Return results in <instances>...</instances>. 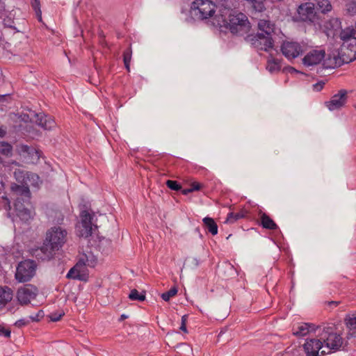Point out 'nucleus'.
Segmentation results:
<instances>
[{"label": "nucleus", "instance_id": "nucleus-12", "mask_svg": "<svg viewBox=\"0 0 356 356\" xmlns=\"http://www.w3.org/2000/svg\"><path fill=\"white\" fill-rule=\"evenodd\" d=\"M325 51L323 49H312L309 51L302 58L304 65L310 67L324 62Z\"/></svg>", "mask_w": 356, "mask_h": 356}, {"label": "nucleus", "instance_id": "nucleus-46", "mask_svg": "<svg viewBox=\"0 0 356 356\" xmlns=\"http://www.w3.org/2000/svg\"><path fill=\"white\" fill-rule=\"evenodd\" d=\"M191 188L193 192L195 191H199L202 188V184L198 182H193L191 184Z\"/></svg>", "mask_w": 356, "mask_h": 356}, {"label": "nucleus", "instance_id": "nucleus-4", "mask_svg": "<svg viewBox=\"0 0 356 356\" xmlns=\"http://www.w3.org/2000/svg\"><path fill=\"white\" fill-rule=\"evenodd\" d=\"M216 6L211 0H195L191 7V14L196 19L203 20L213 16Z\"/></svg>", "mask_w": 356, "mask_h": 356}, {"label": "nucleus", "instance_id": "nucleus-36", "mask_svg": "<svg viewBox=\"0 0 356 356\" xmlns=\"http://www.w3.org/2000/svg\"><path fill=\"white\" fill-rule=\"evenodd\" d=\"M31 6L36 13V15L38 17L39 21L42 19V13L40 10V3L39 0H33Z\"/></svg>", "mask_w": 356, "mask_h": 356}, {"label": "nucleus", "instance_id": "nucleus-27", "mask_svg": "<svg viewBox=\"0 0 356 356\" xmlns=\"http://www.w3.org/2000/svg\"><path fill=\"white\" fill-rule=\"evenodd\" d=\"M203 222L205 228L212 234L216 235L218 233V225L213 218L205 217L203 218Z\"/></svg>", "mask_w": 356, "mask_h": 356}, {"label": "nucleus", "instance_id": "nucleus-28", "mask_svg": "<svg viewBox=\"0 0 356 356\" xmlns=\"http://www.w3.org/2000/svg\"><path fill=\"white\" fill-rule=\"evenodd\" d=\"M96 259L93 255L90 254H83L80 259L79 262L76 264V266L84 265L88 266L90 267H94L96 264Z\"/></svg>", "mask_w": 356, "mask_h": 356}, {"label": "nucleus", "instance_id": "nucleus-39", "mask_svg": "<svg viewBox=\"0 0 356 356\" xmlns=\"http://www.w3.org/2000/svg\"><path fill=\"white\" fill-rule=\"evenodd\" d=\"M166 185L169 188L173 191H179L181 188V185L177 181L168 180Z\"/></svg>", "mask_w": 356, "mask_h": 356}, {"label": "nucleus", "instance_id": "nucleus-1", "mask_svg": "<svg viewBox=\"0 0 356 356\" xmlns=\"http://www.w3.org/2000/svg\"><path fill=\"white\" fill-rule=\"evenodd\" d=\"M216 20L220 28L229 29L233 34L243 35L249 30L248 17L237 10L222 5Z\"/></svg>", "mask_w": 356, "mask_h": 356}, {"label": "nucleus", "instance_id": "nucleus-10", "mask_svg": "<svg viewBox=\"0 0 356 356\" xmlns=\"http://www.w3.org/2000/svg\"><path fill=\"white\" fill-rule=\"evenodd\" d=\"M304 350L306 356H318L319 354L324 355L330 353L323 346L321 340L317 339L306 340Z\"/></svg>", "mask_w": 356, "mask_h": 356}, {"label": "nucleus", "instance_id": "nucleus-19", "mask_svg": "<svg viewBox=\"0 0 356 356\" xmlns=\"http://www.w3.org/2000/svg\"><path fill=\"white\" fill-rule=\"evenodd\" d=\"M36 123L46 130H50L55 127L56 122L51 116H47L44 113L36 114Z\"/></svg>", "mask_w": 356, "mask_h": 356}, {"label": "nucleus", "instance_id": "nucleus-35", "mask_svg": "<svg viewBox=\"0 0 356 356\" xmlns=\"http://www.w3.org/2000/svg\"><path fill=\"white\" fill-rule=\"evenodd\" d=\"M244 217V215L241 213H234L233 212L229 213L226 219V222L233 223L237 220Z\"/></svg>", "mask_w": 356, "mask_h": 356}, {"label": "nucleus", "instance_id": "nucleus-31", "mask_svg": "<svg viewBox=\"0 0 356 356\" xmlns=\"http://www.w3.org/2000/svg\"><path fill=\"white\" fill-rule=\"evenodd\" d=\"M355 32L356 29H346L341 31L340 33V38L343 41V42H346L347 40H350L351 38H356V37L354 36Z\"/></svg>", "mask_w": 356, "mask_h": 356}, {"label": "nucleus", "instance_id": "nucleus-54", "mask_svg": "<svg viewBox=\"0 0 356 356\" xmlns=\"http://www.w3.org/2000/svg\"><path fill=\"white\" fill-rule=\"evenodd\" d=\"M3 8V3L1 0H0V10Z\"/></svg>", "mask_w": 356, "mask_h": 356}, {"label": "nucleus", "instance_id": "nucleus-55", "mask_svg": "<svg viewBox=\"0 0 356 356\" xmlns=\"http://www.w3.org/2000/svg\"><path fill=\"white\" fill-rule=\"evenodd\" d=\"M290 71H295V69L293 67H291Z\"/></svg>", "mask_w": 356, "mask_h": 356}, {"label": "nucleus", "instance_id": "nucleus-42", "mask_svg": "<svg viewBox=\"0 0 356 356\" xmlns=\"http://www.w3.org/2000/svg\"><path fill=\"white\" fill-rule=\"evenodd\" d=\"M43 316H44L43 311L39 310V311H38L37 314L29 316V318H30V321H31L37 322V321H40V319L42 318Z\"/></svg>", "mask_w": 356, "mask_h": 356}, {"label": "nucleus", "instance_id": "nucleus-17", "mask_svg": "<svg viewBox=\"0 0 356 356\" xmlns=\"http://www.w3.org/2000/svg\"><path fill=\"white\" fill-rule=\"evenodd\" d=\"M341 50L350 62L355 60L356 59V38H351L350 40L343 42Z\"/></svg>", "mask_w": 356, "mask_h": 356}, {"label": "nucleus", "instance_id": "nucleus-53", "mask_svg": "<svg viewBox=\"0 0 356 356\" xmlns=\"http://www.w3.org/2000/svg\"><path fill=\"white\" fill-rule=\"evenodd\" d=\"M0 289L3 290V289H9L7 286H5V287L0 286Z\"/></svg>", "mask_w": 356, "mask_h": 356}, {"label": "nucleus", "instance_id": "nucleus-6", "mask_svg": "<svg viewBox=\"0 0 356 356\" xmlns=\"http://www.w3.org/2000/svg\"><path fill=\"white\" fill-rule=\"evenodd\" d=\"M16 151L28 163H34L38 162L40 156V152L35 147L24 144H18L16 146Z\"/></svg>", "mask_w": 356, "mask_h": 356}, {"label": "nucleus", "instance_id": "nucleus-30", "mask_svg": "<svg viewBox=\"0 0 356 356\" xmlns=\"http://www.w3.org/2000/svg\"><path fill=\"white\" fill-rule=\"evenodd\" d=\"M316 9L323 13H325L332 10V5L328 0H317Z\"/></svg>", "mask_w": 356, "mask_h": 356}, {"label": "nucleus", "instance_id": "nucleus-49", "mask_svg": "<svg viewBox=\"0 0 356 356\" xmlns=\"http://www.w3.org/2000/svg\"><path fill=\"white\" fill-rule=\"evenodd\" d=\"M6 133V130L5 128L0 127V138H3Z\"/></svg>", "mask_w": 356, "mask_h": 356}, {"label": "nucleus", "instance_id": "nucleus-44", "mask_svg": "<svg viewBox=\"0 0 356 356\" xmlns=\"http://www.w3.org/2000/svg\"><path fill=\"white\" fill-rule=\"evenodd\" d=\"M10 335V330H6V329L0 327V336H3L6 338H9Z\"/></svg>", "mask_w": 356, "mask_h": 356}, {"label": "nucleus", "instance_id": "nucleus-5", "mask_svg": "<svg viewBox=\"0 0 356 356\" xmlns=\"http://www.w3.org/2000/svg\"><path fill=\"white\" fill-rule=\"evenodd\" d=\"M36 264L34 261L25 260L20 262L17 268L15 277L19 282H26L32 278L35 273Z\"/></svg>", "mask_w": 356, "mask_h": 356}, {"label": "nucleus", "instance_id": "nucleus-3", "mask_svg": "<svg viewBox=\"0 0 356 356\" xmlns=\"http://www.w3.org/2000/svg\"><path fill=\"white\" fill-rule=\"evenodd\" d=\"M317 340H321L327 353L336 352L343 345V338L339 333L334 332L332 327H323L320 334H318Z\"/></svg>", "mask_w": 356, "mask_h": 356}, {"label": "nucleus", "instance_id": "nucleus-24", "mask_svg": "<svg viewBox=\"0 0 356 356\" xmlns=\"http://www.w3.org/2000/svg\"><path fill=\"white\" fill-rule=\"evenodd\" d=\"M345 321L346 327L348 329V336L355 338L356 337V312L346 316Z\"/></svg>", "mask_w": 356, "mask_h": 356}, {"label": "nucleus", "instance_id": "nucleus-51", "mask_svg": "<svg viewBox=\"0 0 356 356\" xmlns=\"http://www.w3.org/2000/svg\"><path fill=\"white\" fill-rule=\"evenodd\" d=\"M127 318H128V316L124 314H122L120 316V318H119L118 321L121 322V321H124V320H126Z\"/></svg>", "mask_w": 356, "mask_h": 356}, {"label": "nucleus", "instance_id": "nucleus-32", "mask_svg": "<svg viewBox=\"0 0 356 356\" xmlns=\"http://www.w3.org/2000/svg\"><path fill=\"white\" fill-rule=\"evenodd\" d=\"M131 55H132V50H131V47H129L123 53V61L124 63V66L128 71H129V70H130V62L131 60Z\"/></svg>", "mask_w": 356, "mask_h": 356}, {"label": "nucleus", "instance_id": "nucleus-56", "mask_svg": "<svg viewBox=\"0 0 356 356\" xmlns=\"http://www.w3.org/2000/svg\"><path fill=\"white\" fill-rule=\"evenodd\" d=\"M170 289L175 290L176 289L175 287H172Z\"/></svg>", "mask_w": 356, "mask_h": 356}, {"label": "nucleus", "instance_id": "nucleus-16", "mask_svg": "<svg viewBox=\"0 0 356 356\" xmlns=\"http://www.w3.org/2000/svg\"><path fill=\"white\" fill-rule=\"evenodd\" d=\"M16 180L21 184H29V181H33L32 185H35L39 180L38 175L32 172H25L17 169L14 172Z\"/></svg>", "mask_w": 356, "mask_h": 356}, {"label": "nucleus", "instance_id": "nucleus-13", "mask_svg": "<svg viewBox=\"0 0 356 356\" xmlns=\"http://www.w3.org/2000/svg\"><path fill=\"white\" fill-rule=\"evenodd\" d=\"M10 189L13 195L15 197V202H17L18 197L21 202H29L31 192L29 184H17L13 183L10 186Z\"/></svg>", "mask_w": 356, "mask_h": 356}, {"label": "nucleus", "instance_id": "nucleus-37", "mask_svg": "<svg viewBox=\"0 0 356 356\" xmlns=\"http://www.w3.org/2000/svg\"><path fill=\"white\" fill-rule=\"evenodd\" d=\"M346 10L350 16L356 15V1H350L346 5Z\"/></svg>", "mask_w": 356, "mask_h": 356}, {"label": "nucleus", "instance_id": "nucleus-18", "mask_svg": "<svg viewBox=\"0 0 356 356\" xmlns=\"http://www.w3.org/2000/svg\"><path fill=\"white\" fill-rule=\"evenodd\" d=\"M314 325L308 323H299L293 327V334L298 337H305L315 330Z\"/></svg>", "mask_w": 356, "mask_h": 356}, {"label": "nucleus", "instance_id": "nucleus-40", "mask_svg": "<svg viewBox=\"0 0 356 356\" xmlns=\"http://www.w3.org/2000/svg\"><path fill=\"white\" fill-rule=\"evenodd\" d=\"M177 291H168L165 293H163L161 295V298L164 301H168L172 297L175 296L177 294Z\"/></svg>", "mask_w": 356, "mask_h": 356}, {"label": "nucleus", "instance_id": "nucleus-15", "mask_svg": "<svg viewBox=\"0 0 356 356\" xmlns=\"http://www.w3.org/2000/svg\"><path fill=\"white\" fill-rule=\"evenodd\" d=\"M298 15L300 20L313 22L316 15L314 4L309 2L301 4L298 8Z\"/></svg>", "mask_w": 356, "mask_h": 356}, {"label": "nucleus", "instance_id": "nucleus-8", "mask_svg": "<svg viewBox=\"0 0 356 356\" xmlns=\"http://www.w3.org/2000/svg\"><path fill=\"white\" fill-rule=\"evenodd\" d=\"M282 54L289 60L297 58L305 51V46L293 41H284L281 45Z\"/></svg>", "mask_w": 356, "mask_h": 356}, {"label": "nucleus", "instance_id": "nucleus-34", "mask_svg": "<svg viewBox=\"0 0 356 356\" xmlns=\"http://www.w3.org/2000/svg\"><path fill=\"white\" fill-rule=\"evenodd\" d=\"M12 146L6 142H0V154L4 156H9L11 154Z\"/></svg>", "mask_w": 356, "mask_h": 356}, {"label": "nucleus", "instance_id": "nucleus-48", "mask_svg": "<svg viewBox=\"0 0 356 356\" xmlns=\"http://www.w3.org/2000/svg\"><path fill=\"white\" fill-rule=\"evenodd\" d=\"M327 304H329L330 306L331 307H337L339 305V301H330V302H327Z\"/></svg>", "mask_w": 356, "mask_h": 356}, {"label": "nucleus", "instance_id": "nucleus-52", "mask_svg": "<svg viewBox=\"0 0 356 356\" xmlns=\"http://www.w3.org/2000/svg\"><path fill=\"white\" fill-rule=\"evenodd\" d=\"M67 299H73L75 301V298H72V293L66 295Z\"/></svg>", "mask_w": 356, "mask_h": 356}, {"label": "nucleus", "instance_id": "nucleus-25", "mask_svg": "<svg viewBox=\"0 0 356 356\" xmlns=\"http://www.w3.org/2000/svg\"><path fill=\"white\" fill-rule=\"evenodd\" d=\"M266 68L270 73L279 72L281 69L280 60L270 54L267 58Z\"/></svg>", "mask_w": 356, "mask_h": 356}, {"label": "nucleus", "instance_id": "nucleus-23", "mask_svg": "<svg viewBox=\"0 0 356 356\" xmlns=\"http://www.w3.org/2000/svg\"><path fill=\"white\" fill-rule=\"evenodd\" d=\"M260 225L265 229L275 230L277 229V224L274 220L266 213L261 211L259 213Z\"/></svg>", "mask_w": 356, "mask_h": 356}, {"label": "nucleus", "instance_id": "nucleus-45", "mask_svg": "<svg viewBox=\"0 0 356 356\" xmlns=\"http://www.w3.org/2000/svg\"><path fill=\"white\" fill-rule=\"evenodd\" d=\"M186 316H183L182 317V323H181L180 330L183 331L184 332H187L186 330V325H185L186 323Z\"/></svg>", "mask_w": 356, "mask_h": 356}, {"label": "nucleus", "instance_id": "nucleus-7", "mask_svg": "<svg viewBox=\"0 0 356 356\" xmlns=\"http://www.w3.org/2000/svg\"><path fill=\"white\" fill-rule=\"evenodd\" d=\"M248 40L251 42L253 47L258 50L268 51L273 47V38L265 35L263 33H257V34L254 35H249Z\"/></svg>", "mask_w": 356, "mask_h": 356}, {"label": "nucleus", "instance_id": "nucleus-41", "mask_svg": "<svg viewBox=\"0 0 356 356\" xmlns=\"http://www.w3.org/2000/svg\"><path fill=\"white\" fill-rule=\"evenodd\" d=\"M65 315V313L63 312H53L50 314L49 318L50 321L53 322H56L60 321V318Z\"/></svg>", "mask_w": 356, "mask_h": 356}, {"label": "nucleus", "instance_id": "nucleus-20", "mask_svg": "<svg viewBox=\"0 0 356 356\" xmlns=\"http://www.w3.org/2000/svg\"><path fill=\"white\" fill-rule=\"evenodd\" d=\"M23 203L20 202L18 197L17 202L15 203V208L17 216L23 221H28L33 217V213L31 210L24 207Z\"/></svg>", "mask_w": 356, "mask_h": 356}, {"label": "nucleus", "instance_id": "nucleus-47", "mask_svg": "<svg viewBox=\"0 0 356 356\" xmlns=\"http://www.w3.org/2000/svg\"><path fill=\"white\" fill-rule=\"evenodd\" d=\"M324 82H318L316 84L314 85V88L316 90V91H320L323 89V86H324Z\"/></svg>", "mask_w": 356, "mask_h": 356}, {"label": "nucleus", "instance_id": "nucleus-11", "mask_svg": "<svg viewBox=\"0 0 356 356\" xmlns=\"http://www.w3.org/2000/svg\"><path fill=\"white\" fill-rule=\"evenodd\" d=\"M348 92L341 89L334 95L329 101L325 102V106L331 111L339 110L344 107L348 102Z\"/></svg>", "mask_w": 356, "mask_h": 356}, {"label": "nucleus", "instance_id": "nucleus-26", "mask_svg": "<svg viewBox=\"0 0 356 356\" xmlns=\"http://www.w3.org/2000/svg\"><path fill=\"white\" fill-rule=\"evenodd\" d=\"M99 250L105 254H108L112 250V242L110 239L102 238L98 243Z\"/></svg>", "mask_w": 356, "mask_h": 356}, {"label": "nucleus", "instance_id": "nucleus-33", "mask_svg": "<svg viewBox=\"0 0 356 356\" xmlns=\"http://www.w3.org/2000/svg\"><path fill=\"white\" fill-rule=\"evenodd\" d=\"M145 291L139 293L138 291H131L128 298L131 300L143 301L145 300Z\"/></svg>", "mask_w": 356, "mask_h": 356}, {"label": "nucleus", "instance_id": "nucleus-43", "mask_svg": "<svg viewBox=\"0 0 356 356\" xmlns=\"http://www.w3.org/2000/svg\"><path fill=\"white\" fill-rule=\"evenodd\" d=\"M29 323V320L27 319H19L16 321L15 325L16 327L21 328Z\"/></svg>", "mask_w": 356, "mask_h": 356}, {"label": "nucleus", "instance_id": "nucleus-22", "mask_svg": "<svg viewBox=\"0 0 356 356\" xmlns=\"http://www.w3.org/2000/svg\"><path fill=\"white\" fill-rule=\"evenodd\" d=\"M37 296V293L31 291H18L16 293V298L19 303L22 305H28Z\"/></svg>", "mask_w": 356, "mask_h": 356}, {"label": "nucleus", "instance_id": "nucleus-9", "mask_svg": "<svg viewBox=\"0 0 356 356\" xmlns=\"http://www.w3.org/2000/svg\"><path fill=\"white\" fill-rule=\"evenodd\" d=\"M349 63L350 62L346 56H343L341 49H334L328 54L327 58L324 59L323 66L325 68H335Z\"/></svg>", "mask_w": 356, "mask_h": 356}, {"label": "nucleus", "instance_id": "nucleus-29", "mask_svg": "<svg viewBox=\"0 0 356 356\" xmlns=\"http://www.w3.org/2000/svg\"><path fill=\"white\" fill-rule=\"evenodd\" d=\"M12 291H0V309L5 307L7 302L13 299Z\"/></svg>", "mask_w": 356, "mask_h": 356}, {"label": "nucleus", "instance_id": "nucleus-50", "mask_svg": "<svg viewBox=\"0 0 356 356\" xmlns=\"http://www.w3.org/2000/svg\"><path fill=\"white\" fill-rule=\"evenodd\" d=\"M181 192L184 195H188V193H192L193 191H192L191 188H189L182 190Z\"/></svg>", "mask_w": 356, "mask_h": 356}, {"label": "nucleus", "instance_id": "nucleus-21", "mask_svg": "<svg viewBox=\"0 0 356 356\" xmlns=\"http://www.w3.org/2000/svg\"><path fill=\"white\" fill-rule=\"evenodd\" d=\"M258 33H263L265 35L270 36L275 34V25L269 20L261 19L258 22Z\"/></svg>", "mask_w": 356, "mask_h": 356}, {"label": "nucleus", "instance_id": "nucleus-38", "mask_svg": "<svg viewBox=\"0 0 356 356\" xmlns=\"http://www.w3.org/2000/svg\"><path fill=\"white\" fill-rule=\"evenodd\" d=\"M78 266L73 267L68 272L67 277L68 278H74V279H81V275L79 271L76 269Z\"/></svg>", "mask_w": 356, "mask_h": 356}, {"label": "nucleus", "instance_id": "nucleus-2", "mask_svg": "<svg viewBox=\"0 0 356 356\" xmlns=\"http://www.w3.org/2000/svg\"><path fill=\"white\" fill-rule=\"evenodd\" d=\"M67 231L60 227H52L47 233L43 245L34 250L33 254L38 259L49 260L56 251L66 242Z\"/></svg>", "mask_w": 356, "mask_h": 356}, {"label": "nucleus", "instance_id": "nucleus-14", "mask_svg": "<svg viewBox=\"0 0 356 356\" xmlns=\"http://www.w3.org/2000/svg\"><path fill=\"white\" fill-rule=\"evenodd\" d=\"M92 216L87 211H83L81 213V226L79 227V235L81 237L88 238L92 234Z\"/></svg>", "mask_w": 356, "mask_h": 356}]
</instances>
